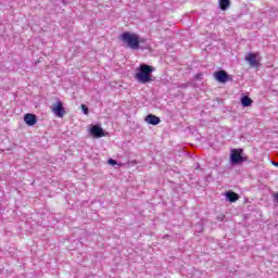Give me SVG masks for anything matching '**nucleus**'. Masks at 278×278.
<instances>
[{"label":"nucleus","mask_w":278,"mask_h":278,"mask_svg":"<svg viewBox=\"0 0 278 278\" xmlns=\"http://www.w3.org/2000/svg\"><path fill=\"white\" fill-rule=\"evenodd\" d=\"M80 108H81V111L84 112V114L86 116H88V106L86 104H81Z\"/></svg>","instance_id":"13"},{"label":"nucleus","mask_w":278,"mask_h":278,"mask_svg":"<svg viewBox=\"0 0 278 278\" xmlns=\"http://www.w3.org/2000/svg\"><path fill=\"white\" fill-rule=\"evenodd\" d=\"M240 103L243 108H251L253 105V100L249 96H241Z\"/></svg>","instance_id":"10"},{"label":"nucleus","mask_w":278,"mask_h":278,"mask_svg":"<svg viewBox=\"0 0 278 278\" xmlns=\"http://www.w3.org/2000/svg\"><path fill=\"white\" fill-rule=\"evenodd\" d=\"M273 166H278V163L271 162Z\"/></svg>","instance_id":"15"},{"label":"nucleus","mask_w":278,"mask_h":278,"mask_svg":"<svg viewBox=\"0 0 278 278\" xmlns=\"http://www.w3.org/2000/svg\"><path fill=\"white\" fill-rule=\"evenodd\" d=\"M155 68L148 64H141L135 71V79L138 84H151Z\"/></svg>","instance_id":"2"},{"label":"nucleus","mask_w":278,"mask_h":278,"mask_svg":"<svg viewBox=\"0 0 278 278\" xmlns=\"http://www.w3.org/2000/svg\"><path fill=\"white\" fill-rule=\"evenodd\" d=\"M144 121H146V123H147L148 125H160V123L162 122V121L160 119V117H157V116H155V115H153V114L147 115L146 118H144Z\"/></svg>","instance_id":"9"},{"label":"nucleus","mask_w":278,"mask_h":278,"mask_svg":"<svg viewBox=\"0 0 278 278\" xmlns=\"http://www.w3.org/2000/svg\"><path fill=\"white\" fill-rule=\"evenodd\" d=\"M226 199L230 202V203H236V201H238V199H240V195H238V193L233 192V191H228L225 193Z\"/></svg>","instance_id":"11"},{"label":"nucleus","mask_w":278,"mask_h":278,"mask_svg":"<svg viewBox=\"0 0 278 278\" xmlns=\"http://www.w3.org/2000/svg\"><path fill=\"white\" fill-rule=\"evenodd\" d=\"M274 199H277V200H278V193H275V194H274Z\"/></svg>","instance_id":"16"},{"label":"nucleus","mask_w":278,"mask_h":278,"mask_svg":"<svg viewBox=\"0 0 278 278\" xmlns=\"http://www.w3.org/2000/svg\"><path fill=\"white\" fill-rule=\"evenodd\" d=\"M214 77H215L216 81H219V84H226V81L229 79V76L227 75V72H225V71L215 72Z\"/></svg>","instance_id":"7"},{"label":"nucleus","mask_w":278,"mask_h":278,"mask_svg":"<svg viewBox=\"0 0 278 278\" xmlns=\"http://www.w3.org/2000/svg\"><path fill=\"white\" fill-rule=\"evenodd\" d=\"M24 122L26 125H28V127H34V125L38 123V117H36L35 114L28 113L24 115Z\"/></svg>","instance_id":"8"},{"label":"nucleus","mask_w":278,"mask_h":278,"mask_svg":"<svg viewBox=\"0 0 278 278\" xmlns=\"http://www.w3.org/2000/svg\"><path fill=\"white\" fill-rule=\"evenodd\" d=\"M118 40L125 49H131V51H138L140 49V45L144 42V39L134 31L122 33Z\"/></svg>","instance_id":"1"},{"label":"nucleus","mask_w":278,"mask_h":278,"mask_svg":"<svg viewBox=\"0 0 278 278\" xmlns=\"http://www.w3.org/2000/svg\"><path fill=\"white\" fill-rule=\"evenodd\" d=\"M88 131L92 138H104L105 130L99 125H89Z\"/></svg>","instance_id":"6"},{"label":"nucleus","mask_w":278,"mask_h":278,"mask_svg":"<svg viewBox=\"0 0 278 278\" xmlns=\"http://www.w3.org/2000/svg\"><path fill=\"white\" fill-rule=\"evenodd\" d=\"M51 112L56 116V118H64L66 116V108L61 100H56L51 106Z\"/></svg>","instance_id":"4"},{"label":"nucleus","mask_w":278,"mask_h":278,"mask_svg":"<svg viewBox=\"0 0 278 278\" xmlns=\"http://www.w3.org/2000/svg\"><path fill=\"white\" fill-rule=\"evenodd\" d=\"M245 61L252 66L253 68H257L260 66V62H262V56L257 52H249L245 55Z\"/></svg>","instance_id":"5"},{"label":"nucleus","mask_w":278,"mask_h":278,"mask_svg":"<svg viewBox=\"0 0 278 278\" xmlns=\"http://www.w3.org/2000/svg\"><path fill=\"white\" fill-rule=\"evenodd\" d=\"M218 5H219L220 10L225 11L229 8V5H231V1L230 0H219Z\"/></svg>","instance_id":"12"},{"label":"nucleus","mask_w":278,"mask_h":278,"mask_svg":"<svg viewBox=\"0 0 278 278\" xmlns=\"http://www.w3.org/2000/svg\"><path fill=\"white\" fill-rule=\"evenodd\" d=\"M229 162L232 166H238L244 164V162H249V157L244 154V150L232 149L230 150Z\"/></svg>","instance_id":"3"},{"label":"nucleus","mask_w":278,"mask_h":278,"mask_svg":"<svg viewBox=\"0 0 278 278\" xmlns=\"http://www.w3.org/2000/svg\"><path fill=\"white\" fill-rule=\"evenodd\" d=\"M108 164H110L111 166H116V161L114 159H110L108 161Z\"/></svg>","instance_id":"14"}]
</instances>
